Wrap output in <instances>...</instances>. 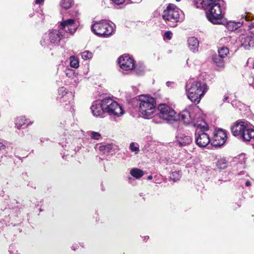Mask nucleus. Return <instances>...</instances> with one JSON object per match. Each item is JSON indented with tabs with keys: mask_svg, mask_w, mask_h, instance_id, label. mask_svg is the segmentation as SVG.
I'll return each instance as SVG.
<instances>
[{
	"mask_svg": "<svg viewBox=\"0 0 254 254\" xmlns=\"http://www.w3.org/2000/svg\"><path fill=\"white\" fill-rule=\"evenodd\" d=\"M233 135L244 141L248 142L254 138V127L245 120L237 121L231 128Z\"/></svg>",
	"mask_w": 254,
	"mask_h": 254,
	"instance_id": "1",
	"label": "nucleus"
},
{
	"mask_svg": "<svg viewBox=\"0 0 254 254\" xmlns=\"http://www.w3.org/2000/svg\"><path fill=\"white\" fill-rule=\"evenodd\" d=\"M208 87L203 82L198 80L188 81L186 85L188 98L193 103H199L202 97L208 91Z\"/></svg>",
	"mask_w": 254,
	"mask_h": 254,
	"instance_id": "2",
	"label": "nucleus"
},
{
	"mask_svg": "<svg viewBox=\"0 0 254 254\" xmlns=\"http://www.w3.org/2000/svg\"><path fill=\"white\" fill-rule=\"evenodd\" d=\"M139 112L146 119L151 118L156 111V100L149 96L141 95L138 97Z\"/></svg>",
	"mask_w": 254,
	"mask_h": 254,
	"instance_id": "3",
	"label": "nucleus"
},
{
	"mask_svg": "<svg viewBox=\"0 0 254 254\" xmlns=\"http://www.w3.org/2000/svg\"><path fill=\"white\" fill-rule=\"evenodd\" d=\"M183 12L174 4L169 3L162 13V18L170 27H175L182 20Z\"/></svg>",
	"mask_w": 254,
	"mask_h": 254,
	"instance_id": "4",
	"label": "nucleus"
},
{
	"mask_svg": "<svg viewBox=\"0 0 254 254\" xmlns=\"http://www.w3.org/2000/svg\"><path fill=\"white\" fill-rule=\"evenodd\" d=\"M220 0H214L207 7H209V9L206 12V17L214 24H223L225 23L224 19V12Z\"/></svg>",
	"mask_w": 254,
	"mask_h": 254,
	"instance_id": "5",
	"label": "nucleus"
},
{
	"mask_svg": "<svg viewBox=\"0 0 254 254\" xmlns=\"http://www.w3.org/2000/svg\"><path fill=\"white\" fill-rule=\"evenodd\" d=\"M64 37L61 34L60 30L53 29L43 35L40 44L43 47H47L51 45H56Z\"/></svg>",
	"mask_w": 254,
	"mask_h": 254,
	"instance_id": "6",
	"label": "nucleus"
},
{
	"mask_svg": "<svg viewBox=\"0 0 254 254\" xmlns=\"http://www.w3.org/2000/svg\"><path fill=\"white\" fill-rule=\"evenodd\" d=\"M91 29L96 35L103 37L111 35L114 31L111 25L104 22H96L92 26Z\"/></svg>",
	"mask_w": 254,
	"mask_h": 254,
	"instance_id": "7",
	"label": "nucleus"
},
{
	"mask_svg": "<svg viewBox=\"0 0 254 254\" xmlns=\"http://www.w3.org/2000/svg\"><path fill=\"white\" fill-rule=\"evenodd\" d=\"M103 107L105 112L110 115L119 117L124 113L121 106L117 102L110 98L103 99Z\"/></svg>",
	"mask_w": 254,
	"mask_h": 254,
	"instance_id": "8",
	"label": "nucleus"
},
{
	"mask_svg": "<svg viewBox=\"0 0 254 254\" xmlns=\"http://www.w3.org/2000/svg\"><path fill=\"white\" fill-rule=\"evenodd\" d=\"M76 18H69L63 20L60 26L61 34L64 37L68 34H73L76 30L78 25L76 23Z\"/></svg>",
	"mask_w": 254,
	"mask_h": 254,
	"instance_id": "9",
	"label": "nucleus"
},
{
	"mask_svg": "<svg viewBox=\"0 0 254 254\" xmlns=\"http://www.w3.org/2000/svg\"><path fill=\"white\" fill-rule=\"evenodd\" d=\"M158 110L160 111V118L168 121L178 120V115L176 112L167 105L160 104L158 107Z\"/></svg>",
	"mask_w": 254,
	"mask_h": 254,
	"instance_id": "10",
	"label": "nucleus"
},
{
	"mask_svg": "<svg viewBox=\"0 0 254 254\" xmlns=\"http://www.w3.org/2000/svg\"><path fill=\"white\" fill-rule=\"evenodd\" d=\"M226 133L222 129L215 130L212 140V144L215 146H220L224 144L226 140Z\"/></svg>",
	"mask_w": 254,
	"mask_h": 254,
	"instance_id": "11",
	"label": "nucleus"
},
{
	"mask_svg": "<svg viewBox=\"0 0 254 254\" xmlns=\"http://www.w3.org/2000/svg\"><path fill=\"white\" fill-rule=\"evenodd\" d=\"M118 63L121 68L125 70H132L134 67V61L128 55H125L120 57Z\"/></svg>",
	"mask_w": 254,
	"mask_h": 254,
	"instance_id": "12",
	"label": "nucleus"
},
{
	"mask_svg": "<svg viewBox=\"0 0 254 254\" xmlns=\"http://www.w3.org/2000/svg\"><path fill=\"white\" fill-rule=\"evenodd\" d=\"M206 131H196L195 142L200 147H206L210 142L209 135Z\"/></svg>",
	"mask_w": 254,
	"mask_h": 254,
	"instance_id": "13",
	"label": "nucleus"
},
{
	"mask_svg": "<svg viewBox=\"0 0 254 254\" xmlns=\"http://www.w3.org/2000/svg\"><path fill=\"white\" fill-rule=\"evenodd\" d=\"M192 141V137L186 132H179L176 136V141L180 146L189 145Z\"/></svg>",
	"mask_w": 254,
	"mask_h": 254,
	"instance_id": "14",
	"label": "nucleus"
},
{
	"mask_svg": "<svg viewBox=\"0 0 254 254\" xmlns=\"http://www.w3.org/2000/svg\"><path fill=\"white\" fill-rule=\"evenodd\" d=\"M191 124L196 128V131H207L209 127L203 119L199 115H196L192 121Z\"/></svg>",
	"mask_w": 254,
	"mask_h": 254,
	"instance_id": "15",
	"label": "nucleus"
},
{
	"mask_svg": "<svg viewBox=\"0 0 254 254\" xmlns=\"http://www.w3.org/2000/svg\"><path fill=\"white\" fill-rule=\"evenodd\" d=\"M93 115L95 117H102L105 112L103 107V100L100 102L93 103L91 107Z\"/></svg>",
	"mask_w": 254,
	"mask_h": 254,
	"instance_id": "16",
	"label": "nucleus"
},
{
	"mask_svg": "<svg viewBox=\"0 0 254 254\" xmlns=\"http://www.w3.org/2000/svg\"><path fill=\"white\" fill-rule=\"evenodd\" d=\"M240 41L242 46L246 49L254 47V39L252 36L242 35L240 37Z\"/></svg>",
	"mask_w": 254,
	"mask_h": 254,
	"instance_id": "17",
	"label": "nucleus"
},
{
	"mask_svg": "<svg viewBox=\"0 0 254 254\" xmlns=\"http://www.w3.org/2000/svg\"><path fill=\"white\" fill-rule=\"evenodd\" d=\"M58 92L57 98L60 102H66L69 99V97H72L71 93L68 92L67 89L64 87L60 88Z\"/></svg>",
	"mask_w": 254,
	"mask_h": 254,
	"instance_id": "18",
	"label": "nucleus"
},
{
	"mask_svg": "<svg viewBox=\"0 0 254 254\" xmlns=\"http://www.w3.org/2000/svg\"><path fill=\"white\" fill-rule=\"evenodd\" d=\"M178 119L183 121L186 125L191 124L192 121L190 113L188 110L183 111L179 116L178 115Z\"/></svg>",
	"mask_w": 254,
	"mask_h": 254,
	"instance_id": "19",
	"label": "nucleus"
},
{
	"mask_svg": "<svg viewBox=\"0 0 254 254\" xmlns=\"http://www.w3.org/2000/svg\"><path fill=\"white\" fill-rule=\"evenodd\" d=\"M188 42L189 48L190 51H191L193 53L198 51L199 42L198 40L196 38L194 37H190L188 39Z\"/></svg>",
	"mask_w": 254,
	"mask_h": 254,
	"instance_id": "20",
	"label": "nucleus"
},
{
	"mask_svg": "<svg viewBox=\"0 0 254 254\" xmlns=\"http://www.w3.org/2000/svg\"><path fill=\"white\" fill-rule=\"evenodd\" d=\"M213 61L218 67L221 69L224 68L225 63L224 58L215 56L213 57Z\"/></svg>",
	"mask_w": 254,
	"mask_h": 254,
	"instance_id": "21",
	"label": "nucleus"
},
{
	"mask_svg": "<svg viewBox=\"0 0 254 254\" xmlns=\"http://www.w3.org/2000/svg\"><path fill=\"white\" fill-rule=\"evenodd\" d=\"M243 25L242 21L241 22L229 21L227 24V27L229 30L234 31Z\"/></svg>",
	"mask_w": 254,
	"mask_h": 254,
	"instance_id": "22",
	"label": "nucleus"
},
{
	"mask_svg": "<svg viewBox=\"0 0 254 254\" xmlns=\"http://www.w3.org/2000/svg\"><path fill=\"white\" fill-rule=\"evenodd\" d=\"M130 175L136 179H140L144 175L143 171L138 168H132L130 171Z\"/></svg>",
	"mask_w": 254,
	"mask_h": 254,
	"instance_id": "23",
	"label": "nucleus"
},
{
	"mask_svg": "<svg viewBox=\"0 0 254 254\" xmlns=\"http://www.w3.org/2000/svg\"><path fill=\"white\" fill-rule=\"evenodd\" d=\"M115 145L113 144H107L99 146V150L103 153L111 152L114 148Z\"/></svg>",
	"mask_w": 254,
	"mask_h": 254,
	"instance_id": "24",
	"label": "nucleus"
},
{
	"mask_svg": "<svg viewBox=\"0 0 254 254\" xmlns=\"http://www.w3.org/2000/svg\"><path fill=\"white\" fill-rule=\"evenodd\" d=\"M242 23L244 25L248 27V30L250 33L254 34V21H251L246 18L242 20Z\"/></svg>",
	"mask_w": 254,
	"mask_h": 254,
	"instance_id": "25",
	"label": "nucleus"
},
{
	"mask_svg": "<svg viewBox=\"0 0 254 254\" xmlns=\"http://www.w3.org/2000/svg\"><path fill=\"white\" fill-rule=\"evenodd\" d=\"M15 122L16 127L20 129L21 128H23L22 127L26 123V119L25 117H18L16 119Z\"/></svg>",
	"mask_w": 254,
	"mask_h": 254,
	"instance_id": "26",
	"label": "nucleus"
},
{
	"mask_svg": "<svg viewBox=\"0 0 254 254\" xmlns=\"http://www.w3.org/2000/svg\"><path fill=\"white\" fill-rule=\"evenodd\" d=\"M218 56L225 58L229 53V50L227 47L223 46L218 49Z\"/></svg>",
	"mask_w": 254,
	"mask_h": 254,
	"instance_id": "27",
	"label": "nucleus"
},
{
	"mask_svg": "<svg viewBox=\"0 0 254 254\" xmlns=\"http://www.w3.org/2000/svg\"><path fill=\"white\" fill-rule=\"evenodd\" d=\"M70 65L71 67L77 68L79 66V61L77 58L75 56H70L69 58Z\"/></svg>",
	"mask_w": 254,
	"mask_h": 254,
	"instance_id": "28",
	"label": "nucleus"
},
{
	"mask_svg": "<svg viewBox=\"0 0 254 254\" xmlns=\"http://www.w3.org/2000/svg\"><path fill=\"white\" fill-rule=\"evenodd\" d=\"M216 166L220 169H224L227 166V162L224 158L220 159L217 161Z\"/></svg>",
	"mask_w": 254,
	"mask_h": 254,
	"instance_id": "29",
	"label": "nucleus"
},
{
	"mask_svg": "<svg viewBox=\"0 0 254 254\" xmlns=\"http://www.w3.org/2000/svg\"><path fill=\"white\" fill-rule=\"evenodd\" d=\"M133 69L135 70L137 75H141L144 72V67L142 64H134V67Z\"/></svg>",
	"mask_w": 254,
	"mask_h": 254,
	"instance_id": "30",
	"label": "nucleus"
},
{
	"mask_svg": "<svg viewBox=\"0 0 254 254\" xmlns=\"http://www.w3.org/2000/svg\"><path fill=\"white\" fill-rule=\"evenodd\" d=\"M141 0H112V1L116 4L118 5L123 4L124 3H126V4L129 3L131 2H138Z\"/></svg>",
	"mask_w": 254,
	"mask_h": 254,
	"instance_id": "31",
	"label": "nucleus"
},
{
	"mask_svg": "<svg viewBox=\"0 0 254 254\" xmlns=\"http://www.w3.org/2000/svg\"><path fill=\"white\" fill-rule=\"evenodd\" d=\"M72 2V0H62L61 2V5L63 8L68 9L71 6Z\"/></svg>",
	"mask_w": 254,
	"mask_h": 254,
	"instance_id": "32",
	"label": "nucleus"
},
{
	"mask_svg": "<svg viewBox=\"0 0 254 254\" xmlns=\"http://www.w3.org/2000/svg\"><path fill=\"white\" fill-rule=\"evenodd\" d=\"M92 53L89 51H85L81 53V57L84 60H88L92 58Z\"/></svg>",
	"mask_w": 254,
	"mask_h": 254,
	"instance_id": "33",
	"label": "nucleus"
},
{
	"mask_svg": "<svg viewBox=\"0 0 254 254\" xmlns=\"http://www.w3.org/2000/svg\"><path fill=\"white\" fill-rule=\"evenodd\" d=\"M181 178V174L179 171H175L171 174L170 178L171 180L175 182L180 179Z\"/></svg>",
	"mask_w": 254,
	"mask_h": 254,
	"instance_id": "34",
	"label": "nucleus"
},
{
	"mask_svg": "<svg viewBox=\"0 0 254 254\" xmlns=\"http://www.w3.org/2000/svg\"><path fill=\"white\" fill-rule=\"evenodd\" d=\"M129 149L132 152L137 154L139 151V145L137 144H135L134 142L130 143L129 145Z\"/></svg>",
	"mask_w": 254,
	"mask_h": 254,
	"instance_id": "35",
	"label": "nucleus"
},
{
	"mask_svg": "<svg viewBox=\"0 0 254 254\" xmlns=\"http://www.w3.org/2000/svg\"><path fill=\"white\" fill-rule=\"evenodd\" d=\"M90 135L91 138L96 140H98L101 136V135L99 132L95 131L91 132Z\"/></svg>",
	"mask_w": 254,
	"mask_h": 254,
	"instance_id": "36",
	"label": "nucleus"
},
{
	"mask_svg": "<svg viewBox=\"0 0 254 254\" xmlns=\"http://www.w3.org/2000/svg\"><path fill=\"white\" fill-rule=\"evenodd\" d=\"M164 37L168 40H170L172 38V33L170 31H167L164 33Z\"/></svg>",
	"mask_w": 254,
	"mask_h": 254,
	"instance_id": "37",
	"label": "nucleus"
},
{
	"mask_svg": "<svg viewBox=\"0 0 254 254\" xmlns=\"http://www.w3.org/2000/svg\"><path fill=\"white\" fill-rule=\"evenodd\" d=\"M229 38H227V37H224L223 38H221L220 40V42L221 43H223L224 42H225L226 41H227L229 40Z\"/></svg>",
	"mask_w": 254,
	"mask_h": 254,
	"instance_id": "38",
	"label": "nucleus"
},
{
	"mask_svg": "<svg viewBox=\"0 0 254 254\" xmlns=\"http://www.w3.org/2000/svg\"><path fill=\"white\" fill-rule=\"evenodd\" d=\"M245 185H246V187H250V186H251V182L249 181H246V182L245 183Z\"/></svg>",
	"mask_w": 254,
	"mask_h": 254,
	"instance_id": "39",
	"label": "nucleus"
},
{
	"mask_svg": "<svg viewBox=\"0 0 254 254\" xmlns=\"http://www.w3.org/2000/svg\"><path fill=\"white\" fill-rule=\"evenodd\" d=\"M44 0H36L35 2L37 4H41L44 2Z\"/></svg>",
	"mask_w": 254,
	"mask_h": 254,
	"instance_id": "40",
	"label": "nucleus"
},
{
	"mask_svg": "<svg viewBox=\"0 0 254 254\" xmlns=\"http://www.w3.org/2000/svg\"><path fill=\"white\" fill-rule=\"evenodd\" d=\"M5 147V146L0 142V150L4 149Z\"/></svg>",
	"mask_w": 254,
	"mask_h": 254,
	"instance_id": "41",
	"label": "nucleus"
},
{
	"mask_svg": "<svg viewBox=\"0 0 254 254\" xmlns=\"http://www.w3.org/2000/svg\"><path fill=\"white\" fill-rule=\"evenodd\" d=\"M68 71L69 72V73H68V72H66V74L67 76H70V75H69V74H73V72H72V71H71V70H68Z\"/></svg>",
	"mask_w": 254,
	"mask_h": 254,
	"instance_id": "42",
	"label": "nucleus"
},
{
	"mask_svg": "<svg viewBox=\"0 0 254 254\" xmlns=\"http://www.w3.org/2000/svg\"><path fill=\"white\" fill-rule=\"evenodd\" d=\"M153 121L154 122H155V123H157V124H158V123H161V121H160V120H159V121H155V119H153Z\"/></svg>",
	"mask_w": 254,
	"mask_h": 254,
	"instance_id": "43",
	"label": "nucleus"
},
{
	"mask_svg": "<svg viewBox=\"0 0 254 254\" xmlns=\"http://www.w3.org/2000/svg\"><path fill=\"white\" fill-rule=\"evenodd\" d=\"M152 179V176L150 175L147 177L148 180H151Z\"/></svg>",
	"mask_w": 254,
	"mask_h": 254,
	"instance_id": "44",
	"label": "nucleus"
},
{
	"mask_svg": "<svg viewBox=\"0 0 254 254\" xmlns=\"http://www.w3.org/2000/svg\"><path fill=\"white\" fill-rule=\"evenodd\" d=\"M228 99V97H225L224 99V101H225L227 99Z\"/></svg>",
	"mask_w": 254,
	"mask_h": 254,
	"instance_id": "45",
	"label": "nucleus"
},
{
	"mask_svg": "<svg viewBox=\"0 0 254 254\" xmlns=\"http://www.w3.org/2000/svg\"><path fill=\"white\" fill-rule=\"evenodd\" d=\"M169 82H167V85H169Z\"/></svg>",
	"mask_w": 254,
	"mask_h": 254,
	"instance_id": "46",
	"label": "nucleus"
},
{
	"mask_svg": "<svg viewBox=\"0 0 254 254\" xmlns=\"http://www.w3.org/2000/svg\"><path fill=\"white\" fill-rule=\"evenodd\" d=\"M72 249L73 250H75V248H72Z\"/></svg>",
	"mask_w": 254,
	"mask_h": 254,
	"instance_id": "47",
	"label": "nucleus"
},
{
	"mask_svg": "<svg viewBox=\"0 0 254 254\" xmlns=\"http://www.w3.org/2000/svg\"><path fill=\"white\" fill-rule=\"evenodd\" d=\"M72 248H75V247L72 246Z\"/></svg>",
	"mask_w": 254,
	"mask_h": 254,
	"instance_id": "48",
	"label": "nucleus"
},
{
	"mask_svg": "<svg viewBox=\"0 0 254 254\" xmlns=\"http://www.w3.org/2000/svg\"><path fill=\"white\" fill-rule=\"evenodd\" d=\"M176 1H180V0H176Z\"/></svg>",
	"mask_w": 254,
	"mask_h": 254,
	"instance_id": "49",
	"label": "nucleus"
},
{
	"mask_svg": "<svg viewBox=\"0 0 254 254\" xmlns=\"http://www.w3.org/2000/svg\"><path fill=\"white\" fill-rule=\"evenodd\" d=\"M128 179H131V177H128Z\"/></svg>",
	"mask_w": 254,
	"mask_h": 254,
	"instance_id": "50",
	"label": "nucleus"
}]
</instances>
